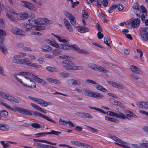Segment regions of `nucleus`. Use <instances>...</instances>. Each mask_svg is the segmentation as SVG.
<instances>
[{"instance_id": "obj_1", "label": "nucleus", "mask_w": 148, "mask_h": 148, "mask_svg": "<svg viewBox=\"0 0 148 148\" xmlns=\"http://www.w3.org/2000/svg\"><path fill=\"white\" fill-rule=\"evenodd\" d=\"M14 76L17 81L26 87L32 88H36L35 83L29 77L24 76L25 78L23 79V82L21 79L17 77L16 74H14Z\"/></svg>"}, {"instance_id": "obj_2", "label": "nucleus", "mask_w": 148, "mask_h": 148, "mask_svg": "<svg viewBox=\"0 0 148 148\" xmlns=\"http://www.w3.org/2000/svg\"><path fill=\"white\" fill-rule=\"evenodd\" d=\"M1 104L7 107L9 110L14 112H18L19 113L27 115H32V112L29 111L23 108L19 107L14 106L13 107L7 105L6 103L3 102H1Z\"/></svg>"}, {"instance_id": "obj_3", "label": "nucleus", "mask_w": 148, "mask_h": 148, "mask_svg": "<svg viewBox=\"0 0 148 148\" xmlns=\"http://www.w3.org/2000/svg\"><path fill=\"white\" fill-rule=\"evenodd\" d=\"M6 34L5 31L3 29H0V38L1 41L0 42V50L5 55L7 53V49L2 42L4 40V38L6 36Z\"/></svg>"}, {"instance_id": "obj_4", "label": "nucleus", "mask_w": 148, "mask_h": 148, "mask_svg": "<svg viewBox=\"0 0 148 148\" xmlns=\"http://www.w3.org/2000/svg\"><path fill=\"white\" fill-rule=\"evenodd\" d=\"M140 20L138 18L134 19L132 18L128 20L126 23L124 22L126 25H131L133 28H136L139 25L140 23Z\"/></svg>"}, {"instance_id": "obj_5", "label": "nucleus", "mask_w": 148, "mask_h": 148, "mask_svg": "<svg viewBox=\"0 0 148 148\" xmlns=\"http://www.w3.org/2000/svg\"><path fill=\"white\" fill-rule=\"evenodd\" d=\"M89 68L96 71H99L103 73L108 72V71L104 68L96 64L90 63L88 64Z\"/></svg>"}, {"instance_id": "obj_6", "label": "nucleus", "mask_w": 148, "mask_h": 148, "mask_svg": "<svg viewBox=\"0 0 148 148\" xmlns=\"http://www.w3.org/2000/svg\"><path fill=\"white\" fill-rule=\"evenodd\" d=\"M21 4L24 7L33 11L35 10V7L32 3L29 2L25 1H21Z\"/></svg>"}, {"instance_id": "obj_7", "label": "nucleus", "mask_w": 148, "mask_h": 148, "mask_svg": "<svg viewBox=\"0 0 148 148\" xmlns=\"http://www.w3.org/2000/svg\"><path fill=\"white\" fill-rule=\"evenodd\" d=\"M30 111L32 112V115L33 114H34L36 116H40L41 117H43L44 119H45L47 120H48L49 121L51 122L54 123H56V122L55 121L53 120L52 119H50L49 117L46 116L41 113H40L39 112H33L31 110Z\"/></svg>"}, {"instance_id": "obj_8", "label": "nucleus", "mask_w": 148, "mask_h": 148, "mask_svg": "<svg viewBox=\"0 0 148 148\" xmlns=\"http://www.w3.org/2000/svg\"><path fill=\"white\" fill-rule=\"evenodd\" d=\"M141 36L143 40L145 42L148 40V28L146 27L144 28L142 31Z\"/></svg>"}, {"instance_id": "obj_9", "label": "nucleus", "mask_w": 148, "mask_h": 148, "mask_svg": "<svg viewBox=\"0 0 148 148\" xmlns=\"http://www.w3.org/2000/svg\"><path fill=\"white\" fill-rule=\"evenodd\" d=\"M65 15L68 19L70 20V22L71 25L75 26L76 23V20L74 16L68 12H66Z\"/></svg>"}, {"instance_id": "obj_10", "label": "nucleus", "mask_w": 148, "mask_h": 148, "mask_svg": "<svg viewBox=\"0 0 148 148\" xmlns=\"http://www.w3.org/2000/svg\"><path fill=\"white\" fill-rule=\"evenodd\" d=\"M130 69L132 72L136 74H141L143 73L142 71L139 68L136 66L131 65L130 66Z\"/></svg>"}, {"instance_id": "obj_11", "label": "nucleus", "mask_w": 148, "mask_h": 148, "mask_svg": "<svg viewBox=\"0 0 148 148\" xmlns=\"http://www.w3.org/2000/svg\"><path fill=\"white\" fill-rule=\"evenodd\" d=\"M62 63L64 64H67V66H64L66 67V69L69 70H72L73 69H70L72 68H73L74 66L73 64V62L70 61L69 60H64L62 62Z\"/></svg>"}, {"instance_id": "obj_12", "label": "nucleus", "mask_w": 148, "mask_h": 148, "mask_svg": "<svg viewBox=\"0 0 148 148\" xmlns=\"http://www.w3.org/2000/svg\"><path fill=\"white\" fill-rule=\"evenodd\" d=\"M108 84L111 85L113 87L120 89H124L125 88L123 86L118 83L112 81H108Z\"/></svg>"}, {"instance_id": "obj_13", "label": "nucleus", "mask_w": 148, "mask_h": 148, "mask_svg": "<svg viewBox=\"0 0 148 148\" xmlns=\"http://www.w3.org/2000/svg\"><path fill=\"white\" fill-rule=\"evenodd\" d=\"M12 31L14 34L22 36H25V32L21 29L17 27H14L12 29Z\"/></svg>"}, {"instance_id": "obj_14", "label": "nucleus", "mask_w": 148, "mask_h": 148, "mask_svg": "<svg viewBox=\"0 0 148 148\" xmlns=\"http://www.w3.org/2000/svg\"><path fill=\"white\" fill-rule=\"evenodd\" d=\"M37 25L47 24L51 23V21H49L46 18H40L37 19Z\"/></svg>"}, {"instance_id": "obj_15", "label": "nucleus", "mask_w": 148, "mask_h": 148, "mask_svg": "<svg viewBox=\"0 0 148 148\" xmlns=\"http://www.w3.org/2000/svg\"><path fill=\"white\" fill-rule=\"evenodd\" d=\"M125 114L120 112H118L116 113L115 117L123 119H127V110L125 111Z\"/></svg>"}, {"instance_id": "obj_16", "label": "nucleus", "mask_w": 148, "mask_h": 148, "mask_svg": "<svg viewBox=\"0 0 148 148\" xmlns=\"http://www.w3.org/2000/svg\"><path fill=\"white\" fill-rule=\"evenodd\" d=\"M75 27L77 28V31L81 33H83L90 31L89 29L85 27L76 26Z\"/></svg>"}, {"instance_id": "obj_17", "label": "nucleus", "mask_w": 148, "mask_h": 148, "mask_svg": "<svg viewBox=\"0 0 148 148\" xmlns=\"http://www.w3.org/2000/svg\"><path fill=\"white\" fill-rule=\"evenodd\" d=\"M32 77L36 82L42 84L43 85H44L47 83L45 80L38 77V76L33 74H32Z\"/></svg>"}, {"instance_id": "obj_18", "label": "nucleus", "mask_w": 148, "mask_h": 148, "mask_svg": "<svg viewBox=\"0 0 148 148\" xmlns=\"http://www.w3.org/2000/svg\"><path fill=\"white\" fill-rule=\"evenodd\" d=\"M42 52H49L52 50V48L49 45H42L40 47Z\"/></svg>"}, {"instance_id": "obj_19", "label": "nucleus", "mask_w": 148, "mask_h": 148, "mask_svg": "<svg viewBox=\"0 0 148 148\" xmlns=\"http://www.w3.org/2000/svg\"><path fill=\"white\" fill-rule=\"evenodd\" d=\"M127 119L129 120H131L132 119V117H134L135 118H137V116L136 114L129 110H127Z\"/></svg>"}, {"instance_id": "obj_20", "label": "nucleus", "mask_w": 148, "mask_h": 148, "mask_svg": "<svg viewBox=\"0 0 148 148\" xmlns=\"http://www.w3.org/2000/svg\"><path fill=\"white\" fill-rule=\"evenodd\" d=\"M137 105L139 108H147V106L148 105V102L142 101L138 103Z\"/></svg>"}, {"instance_id": "obj_21", "label": "nucleus", "mask_w": 148, "mask_h": 148, "mask_svg": "<svg viewBox=\"0 0 148 148\" xmlns=\"http://www.w3.org/2000/svg\"><path fill=\"white\" fill-rule=\"evenodd\" d=\"M17 17L18 19L20 20L25 19L28 18L29 16L27 14L23 13V14H20L19 15H17Z\"/></svg>"}, {"instance_id": "obj_22", "label": "nucleus", "mask_w": 148, "mask_h": 148, "mask_svg": "<svg viewBox=\"0 0 148 148\" xmlns=\"http://www.w3.org/2000/svg\"><path fill=\"white\" fill-rule=\"evenodd\" d=\"M9 125L5 124L0 123V129L2 131H7L9 129Z\"/></svg>"}, {"instance_id": "obj_23", "label": "nucleus", "mask_w": 148, "mask_h": 148, "mask_svg": "<svg viewBox=\"0 0 148 148\" xmlns=\"http://www.w3.org/2000/svg\"><path fill=\"white\" fill-rule=\"evenodd\" d=\"M71 142L72 144L81 147H84L85 144L84 143H81L78 141L72 140L71 141Z\"/></svg>"}, {"instance_id": "obj_24", "label": "nucleus", "mask_w": 148, "mask_h": 148, "mask_svg": "<svg viewBox=\"0 0 148 148\" xmlns=\"http://www.w3.org/2000/svg\"><path fill=\"white\" fill-rule=\"evenodd\" d=\"M25 64L29 66H31L34 68H39L41 67L40 66H39L37 64H35L34 63H33L27 62V60L26 61L25 63Z\"/></svg>"}, {"instance_id": "obj_25", "label": "nucleus", "mask_w": 148, "mask_h": 148, "mask_svg": "<svg viewBox=\"0 0 148 148\" xmlns=\"http://www.w3.org/2000/svg\"><path fill=\"white\" fill-rule=\"evenodd\" d=\"M83 91L85 95L91 97L92 92L89 90V89L87 88H84L83 89Z\"/></svg>"}, {"instance_id": "obj_26", "label": "nucleus", "mask_w": 148, "mask_h": 148, "mask_svg": "<svg viewBox=\"0 0 148 148\" xmlns=\"http://www.w3.org/2000/svg\"><path fill=\"white\" fill-rule=\"evenodd\" d=\"M104 96L102 94H100L99 93L96 92H92V93L91 97H95L97 98H102Z\"/></svg>"}, {"instance_id": "obj_27", "label": "nucleus", "mask_w": 148, "mask_h": 148, "mask_svg": "<svg viewBox=\"0 0 148 148\" xmlns=\"http://www.w3.org/2000/svg\"><path fill=\"white\" fill-rule=\"evenodd\" d=\"M48 42L50 45L55 47L57 48L59 47V45L53 39L49 40H48Z\"/></svg>"}, {"instance_id": "obj_28", "label": "nucleus", "mask_w": 148, "mask_h": 148, "mask_svg": "<svg viewBox=\"0 0 148 148\" xmlns=\"http://www.w3.org/2000/svg\"><path fill=\"white\" fill-rule=\"evenodd\" d=\"M59 47L60 49H62L64 50L69 49L71 48V46H69L65 44H59Z\"/></svg>"}, {"instance_id": "obj_29", "label": "nucleus", "mask_w": 148, "mask_h": 148, "mask_svg": "<svg viewBox=\"0 0 148 148\" xmlns=\"http://www.w3.org/2000/svg\"><path fill=\"white\" fill-rule=\"evenodd\" d=\"M97 84L95 87L97 89L104 92H105L107 90L102 86L99 85L98 84Z\"/></svg>"}, {"instance_id": "obj_30", "label": "nucleus", "mask_w": 148, "mask_h": 148, "mask_svg": "<svg viewBox=\"0 0 148 148\" xmlns=\"http://www.w3.org/2000/svg\"><path fill=\"white\" fill-rule=\"evenodd\" d=\"M55 37L57 38L59 41L64 43L67 42L69 41V40L68 38L63 39L58 36H56Z\"/></svg>"}, {"instance_id": "obj_31", "label": "nucleus", "mask_w": 148, "mask_h": 148, "mask_svg": "<svg viewBox=\"0 0 148 148\" xmlns=\"http://www.w3.org/2000/svg\"><path fill=\"white\" fill-rule=\"evenodd\" d=\"M81 114L82 115V117L84 118H87L89 119H92L93 116L90 114L82 112Z\"/></svg>"}, {"instance_id": "obj_32", "label": "nucleus", "mask_w": 148, "mask_h": 148, "mask_svg": "<svg viewBox=\"0 0 148 148\" xmlns=\"http://www.w3.org/2000/svg\"><path fill=\"white\" fill-rule=\"evenodd\" d=\"M0 112L1 118L2 117L5 118H6L8 115V112L5 110H1L0 111Z\"/></svg>"}, {"instance_id": "obj_33", "label": "nucleus", "mask_w": 148, "mask_h": 148, "mask_svg": "<svg viewBox=\"0 0 148 148\" xmlns=\"http://www.w3.org/2000/svg\"><path fill=\"white\" fill-rule=\"evenodd\" d=\"M61 52V50H60V48H59L58 49L53 50L52 51V52L53 55L54 56H57L59 55Z\"/></svg>"}, {"instance_id": "obj_34", "label": "nucleus", "mask_w": 148, "mask_h": 148, "mask_svg": "<svg viewBox=\"0 0 148 148\" xmlns=\"http://www.w3.org/2000/svg\"><path fill=\"white\" fill-rule=\"evenodd\" d=\"M45 68L47 71L51 72H55L58 71V69L56 68L51 66H47Z\"/></svg>"}, {"instance_id": "obj_35", "label": "nucleus", "mask_w": 148, "mask_h": 148, "mask_svg": "<svg viewBox=\"0 0 148 148\" xmlns=\"http://www.w3.org/2000/svg\"><path fill=\"white\" fill-rule=\"evenodd\" d=\"M104 42L108 46L111 48L110 45V39L108 36H105L104 38Z\"/></svg>"}, {"instance_id": "obj_36", "label": "nucleus", "mask_w": 148, "mask_h": 148, "mask_svg": "<svg viewBox=\"0 0 148 148\" xmlns=\"http://www.w3.org/2000/svg\"><path fill=\"white\" fill-rule=\"evenodd\" d=\"M46 80L47 81L49 82L55 84H58V83H60V82L59 81V80L52 78H48L46 79Z\"/></svg>"}, {"instance_id": "obj_37", "label": "nucleus", "mask_w": 148, "mask_h": 148, "mask_svg": "<svg viewBox=\"0 0 148 148\" xmlns=\"http://www.w3.org/2000/svg\"><path fill=\"white\" fill-rule=\"evenodd\" d=\"M28 21H29V24L31 25V26H33L34 27L35 26V25H37V20L34 19L31 20L29 19L28 20Z\"/></svg>"}, {"instance_id": "obj_38", "label": "nucleus", "mask_w": 148, "mask_h": 148, "mask_svg": "<svg viewBox=\"0 0 148 148\" xmlns=\"http://www.w3.org/2000/svg\"><path fill=\"white\" fill-rule=\"evenodd\" d=\"M114 102L115 103V105H116L119 107H121V108H125V106L123 105V104L120 101H118L117 100H114Z\"/></svg>"}, {"instance_id": "obj_39", "label": "nucleus", "mask_w": 148, "mask_h": 148, "mask_svg": "<svg viewBox=\"0 0 148 148\" xmlns=\"http://www.w3.org/2000/svg\"><path fill=\"white\" fill-rule=\"evenodd\" d=\"M51 146V145H47L39 143L38 147L40 148H50Z\"/></svg>"}, {"instance_id": "obj_40", "label": "nucleus", "mask_w": 148, "mask_h": 148, "mask_svg": "<svg viewBox=\"0 0 148 148\" xmlns=\"http://www.w3.org/2000/svg\"><path fill=\"white\" fill-rule=\"evenodd\" d=\"M59 75L60 77L64 78H66L69 76V74L68 73L61 72Z\"/></svg>"}, {"instance_id": "obj_41", "label": "nucleus", "mask_w": 148, "mask_h": 148, "mask_svg": "<svg viewBox=\"0 0 148 148\" xmlns=\"http://www.w3.org/2000/svg\"><path fill=\"white\" fill-rule=\"evenodd\" d=\"M20 58V56L17 55L13 57L12 62L14 63H17L18 59Z\"/></svg>"}, {"instance_id": "obj_42", "label": "nucleus", "mask_w": 148, "mask_h": 148, "mask_svg": "<svg viewBox=\"0 0 148 148\" xmlns=\"http://www.w3.org/2000/svg\"><path fill=\"white\" fill-rule=\"evenodd\" d=\"M13 97L12 96L7 94L6 93H5V94L4 95V96L3 97L4 98L8 99L11 101H12Z\"/></svg>"}, {"instance_id": "obj_43", "label": "nucleus", "mask_w": 148, "mask_h": 148, "mask_svg": "<svg viewBox=\"0 0 148 148\" xmlns=\"http://www.w3.org/2000/svg\"><path fill=\"white\" fill-rule=\"evenodd\" d=\"M117 7V5H113L111 6L108 11L109 13H112L113 11V10Z\"/></svg>"}, {"instance_id": "obj_44", "label": "nucleus", "mask_w": 148, "mask_h": 148, "mask_svg": "<svg viewBox=\"0 0 148 148\" xmlns=\"http://www.w3.org/2000/svg\"><path fill=\"white\" fill-rule=\"evenodd\" d=\"M6 15L8 18L11 21H14L16 20V18L13 17L12 15L8 13H6Z\"/></svg>"}, {"instance_id": "obj_45", "label": "nucleus", "mask_w": 148, "mask_h": 148, "mask_svg": "<svg viewBox=\"0 0 148 148\" xmlns=\"http://www.w3.org/2000/svg\"><path fill=\"white\" fill-rule=\"evenodd\" d=\"M31 105L36 110L40 111V110L41 109V108L38 106L36 105L34 103H31Z\"/></svg>"}, {"instance_id": "obj_46", "label": "nucleus", "mask_w": 148, "mask_h": 148, "mask_svg": "<svg viewBox=\"0 0 148 148\" xmlns=\"http://www.w3.org/2000/svg\"><path fill=\"white\" fill-rule=\"evenodd\" d=\"M50 134L58 135H60L61 132H57L53 130H51L50 131Z\"/></svg>"}, {"instance_id": "obj_47", "label": "nucleus", "mask_w": 148, "mask_h": 148, "mask_svg": "<svg viewBox=\"0 0 148 148\" xmlns=\"http://www.w3.org/2000/svg\"><path fill=\"white\" fill-rule=\"evenodd\" d=\"M70 49H73L75 51L78 52H79V49L78 47H77L76 45H71Z\"/></svg>"}, {"instance_id": "obj_48", "label": "nucleus", "mask_w": 148, "mask_h": 148, "mask_svg": "<svg viewBox=\"0 0 148 148\" xmlns=\"http://www.w3.org/2000/svg\"><path fill=\"white\" fill-rule=\"evenodd\" d=\"M32 27L33 26H31V25L29 24H27L26 25H25V27L27 31L31 30Z\"/></svg>"}, {"instance_id": "obj_49", "label": "nucleus", "mask_w": 148, "mask_h": 148, "mask_svg": "<svg viewBox=\"0 0 148 148\" xmlns=\"http://www.w3.org/2000/svg\"><path fill=\"white\" fill-rule=\"evenodd\" d=\"M34 29L38 30H44L45 28L44 27L41 26H35L34 27Z\"/></svg>"}, {"instance_id": "obj_50", "label": "nucleus", "mask_w": 148, "mask_h": 148, "mask_svg": "<svg viewBox=\"0 0 148 148\" xmlns=\"http://www.w3.org/2000/svg\"><path fill=\"white\" fill-rule=\"evenodd\" d=\"M27 60V59L26 58L19 59L18 60V62L17 63L20 64H25V62Z\"/></svg>"}, {"instance_id": "obj_51", "label": "nucleus", "mask_w": 148, "mask_h": 148, "mask_svg": "<svg viewBox=\"0 0 148 148\" xmlns=\"http://www.w3.org/2000/svg\"><path fill=\"white\" fill-rule=\"evenodd\" d=\"M86 127L90 130V131L93 133L98 132V131L97 129L92 128L90 126H86Z\"/></svg>"}, {"instance_id": "obj_52", "label": "nucleus", "mask_w": 148, "mask_h": 148, "mask_svg": "<svg viewBox=\"0 0 148 148\" xmlns=\"http://www.w3.org/2000/svg\"><path fill=\"white\" fill-rule=\"evenodd\" d=\"M82 13H83L82 17L83 18H84L86 19H87L88 16V13L87 12H85L84 10H83L82 11Z\"/></svg>"}, {"instance_id": "obj_53", "label": "nucleus", "mask_w": 148, "mask_h": 148, "mask_svg": "<svg viewBox=\"0 0 148 148\" xmlns=\"http://www.w3.org/2000/svg\"><path fill=\"white\" fill-rule=\"evenodd\" d=\"M74 79H69L68 80L67 83L69 85H73Z\"/></svg>"}, {"instance_id": "obj_54", "label": "nucleus", "mask_w": 148, "mask_h": 148, "mask_svg": "<svg viewBox=\"0 0 148 148\" xmlns=\"http://www.w3.org/2000/svg\"><path fill=\"white\" fill-rule=\"evenodd\" d=\"M31 125L33 127L36 128H39L40 127V125L37 123H32Z\"/></svg>"}, {"instance_id": "obj_55", "label": "nucleus", "mask_w": 148, "mask_h": 148, "mask_svg": "<svg viewBox=\"0 0 148 148\" xmlns=\"http://www.w3.org/2000/svg\"><path fill=\"white\" fill-rule=\"evenodd\" d=\"M43 100L38 98H36L35 101L38 104H40L41 106L42 105V103L43 102Z\"/></svg>"}, {"instance_id": "obj_56", "label": "nucleus", "mask_w": 148, "mask_h": 148, "mask_svg": "<svg viewBox=\"0 0 148 148\" xmlns=\"http://www.w3.org/2000/svg\"><path fill=\"white\" fill-rule=\"evenodd\" d=\"M107 114L109 115L112 116L113 117H115L116 113H115L114 112L112 111H108L107 112Z\"/></svg>"}, {"instance_id": "obj_57", "label": "nucleus", "mask_w": 148, "mask_h": 148, "mask_svg": "<svg viewBox=\"0 0 148 148\" xmlns=\"http://www.w3.org/2000/svg\"><path fill=\"white\" fill-rule=\"evenodd\" d=\"M67 124H69V126L71 127H74L75 125H74L73 123L71 121H67L65 123V125H67Z\"/></svg>"}, {"instance_id": "obj_58", "label": "nucleus", "mask_w": 148, "mask_h": 148, "mask_svg": "<svg viewBox=\"0 0 148 148\" xmlns=\"http://www.w3.org/2000/svg\"><path fill=\"white\" fill-rule=\"evenodd\" d=\"M80 53H82L85 54H88L89 53L88 52L86 51L85 50L83 49H80L79 52Z\"/></svg>"}, {"instance_id": "obj_59", "label": "nucleus", "mask_w": 148, "mask_h": 148, "mask_svg": "<svg viewBox=\"0 0 148 148\" xmlns=\"http://www.w3.org/2000/svg\"><path fill=\"white\" fill-rule=\"evenodd\" d=\"M70 69H73L72 70H74L75 69L82 70L83 69V68L82 67L80 66H74L73 68H72L71 69V68Z\"/></svg>"}, {"instance_id": "obj_60", "label": "nucleus", "mask_w": 148, "mask_h": 148, "mask_svg": "<svg viewBox=\"0 0 148 148\" xmlns=\"http://www.w3.org/2000/svg\"><path fill=\"white\" fill-rule=\"evenodd\" d=\"M101 32H98L97 34V37L99 39H101L103 38V35L101 33Z\"/></svg>"}, {"instance_id": "obj_61", "label": "nucleus", "mask_w": 148, "mask_h": 148, "mask_svg": "<svg viewBox=\"0 0 148 148\" xmlns=\"http://www.w3.org/2000/svg\"><path fill=\"white\" fill-rule=\"evenodd\" d=\"M141 146L145 148H148V143H141L140 144Z\"/></svg>"}, {"instance_id": "obj_62", "label": "nucleus", "mask_w": 148, "mask_h": 148, "mask_svg": "<svg viewBox=\"0 0 148 148\" xmlns=\"http://www.w3.org/2000/svg\"><path fill=\"white\" fill-rule=\"evenodd\" d=\"M92 45H94L98 46L101 48L105 49V48L102 45H100L99 43L97 42H93L92 43Z\"/></svg>"}, {"instance_id": "obj_63", "label": "nucleus", "mask_w": 148, "mask_h": 148, "mask_svg": "<svg viewBox=\"0 0 148 148\" xmlns=\"http://www.w3.org/2000/svg\"><path fill=\"white\" fill-rule=\"evenodd\" d=\"M133 8L135 10H138L139 9V5L137 3H135L133 4Z\"/></svg>"}, {"instance_id": "obj_64", "label": "nucleus", "mask_w": 148, "mask_h": 148, "mask_svg": "<svg viewBox=\"0 0 148 148\" xmlns=\"http://www.w3.org/2000/svg\"><path fill=\"white\" fill-rule=\"evenodd\" d=\"M73 85H79L81 84V82L79 80L74 79Z\"/></svg>"}]
</instances>
